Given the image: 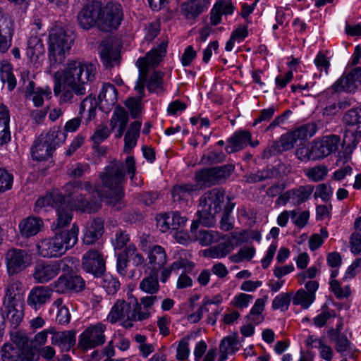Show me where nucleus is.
Segmentation results:
<instances>
[{
  "instance_id": "f257e3e1",
  "label": "nucleus",
  "mask_w": 361,
  "mask_h": 361,
  "mask_svg": "<svg viewBox=\"0 0 361 361\" xmlns=\"http://www.w3.org/2000/svg\"><path fill=\"white\" fill-rule=\"evenodd\" d=\"M96 75L94 64L79 59L68 61L62 71L55 74L54 93L59 97V103L72 104L78 101L77 97L85 95Z\"/></svg>"
},
{
  "instance_id": "f03ea898",
  "label": "nucleus",
  "mask_w": 361,
  "mask_h": 361,
  "mask_svg": "<svg viewBox=\"0 0 361 361\" xmlns=\"http://www.w3.org/2000/svg\"><path fill=\"white\" fill-rule=\"evenodd\" d=\"M133 179L135 175L136 167L134 157L128 155L125 164L114 159L106 166L99 174L102 187L105 193V199L108 202L119 209L122 207L121 200L123 197V184L126 182V172Z\"/></svg>"
},
{
  "instance_id": "7ed1b4c3",
  "label": "nucleus",
  "mask_w": 361,
  "mask_h": 361,
  "mask_svg": "<svg viewBox=\"0 0 361 361\" xmlns=\"http://www.w3.org/2000/svg\"><path fill=\"white\" fill-rule=\"evenodd\" d=\"M230 200L226 197L225 191L219 188H214L205 192L200 200L197 211L198 220L194 221L190 227L192 233H195L199 224L209 227L214 222L216 214L225 209V205Z\"/></svg>"
},
{
  "instance_id": "20e7f679",
  "label": "nucleus",
  "mask_w": 361,
  "mask_h": 361,
  "mask_svg": "<svg viewBox=\"0 0 361 361\" xmlns=\"http://www.w3.org/2000/svg\"><path fill=\"white\" fill-rule=\"evenodd\" d=\"M52 231L53 236L42 239L36 244L37 252L42 257H59L78 242L79 228L75 224L68 231Z\"/></svg>"
},
{
  "instance_id": "39448f33",
  "label": "nucleus",
  "mask_w": 361,
  "mask_h": 361,
  "mask_svg": "<svg viewBox=\"0 0 361 361\" xmlns=\"http://www.w3.org/2000/svg\"><path fill=\"white\" fill-rule=\"evenodd\" d=\"M167 44L162 42L157 48L148 52L145 57L138 59L146 60L142 63L143 73L146 78L145 87L146 86L149 92H159L163 89V75L159 71H154L148 78L149 69H153L161 61L166 52Z\"/></svg>"
},
{
  "instance_id": "423d86ee",
  "label": "nucleus",
  "mask_w": 361,
  "mask_h": 361,
  "mask_svg": "<svg viewBox=\"0 0 361 361\" xmlns=\"http://www.w3.org/2000/svg\"><path fill=\"white\" fill-rule=\"evenodd\" d=\"M73 43L72 34L63 27L56 25L52 27L49 37V59L51 66L61 64Z\"/></svg>"
},
{
  "instance_id": "0eeeda50",
  "label": "nucleus",
  "mask_w": 361,
  "mask_h": 361,
  "mask_svg": "<svg viewBox=\"0 0 361 361\" xmlns=\"http://www.w3.org/2000/svg\"><path fill=\"white\" fill-rule=\"evenodd\" d=\"M65 139V134L56 128H51L47 133L41 134L32 146V158L37 161L47 159Z\"/></svg>"
},
{
  "instance_id": "6e6552de",
  "label": "nucleus",
  "mask_w": 361,
  "mask_h": 361,
  "mask_svg": "<svg viewBox=\"0 0 361 361\" xmlns=\"http://www.w3.org/2000/svg\"><path fill=\"white\" fill-rule=\"evenodd\" d=\"M82 183L80 181H71L64 186V202L71 205L76 210H81L88 213H94L101 207L99 200H93L91 202L86 201L82 193Z\"/></svg>"
},
{
  "instance_id": "1a4fd4ad",
  "label": "nucleus",
  "mask_w": 361,
  "mask_h": 361,
  "mask_svg": "<svg viewBox=\"0 0 361 361\" xmlns=\"http://www.w3.org/2000/svg\"><path fill=\"white\" fill-rule=\"evenodd\" d=\"M123 19V10L121 4L109 1L101 7L97 28L103 32L117 30Z\"/></svg>"
},
{
  "instance_id": "9d476101",
  "label": "nucleus",
  "mask_w": 361,
  "mask_h": 361,
  "mask_svg": "<svg viewBox=\"0 0 361 361\" xmlns=\"http://www.w3.org/2000/svg\"><path fill=\"white\" fill-rule=\"evenodd\" d=\"M106 326L97 322L86 328L79 336L78 347L84 351L103 345L106 341Z\"/></svg>"
},
{
  "instance_id": "9b49d317",
  "label": "nucleus",
  "mask_w": 361,
  "mask_h": 361,
  "mask_svg": "<svg viewBox=\"0 0 361 361\" xmlns=\"http://www.w3.org/2000/svg\"><path fill=\"white\" fill-rule=\"evenodd\" d=\"M234 170L233 165H224L211 169H206L195 173L197 183L206 185L212 186L221 183L226 180Z\"/></svg>"
},
{
  "instance_id": "f8f14e48",
  "label": "nucleus",
  "mask_w": 361,
  "mask_h": 361,
  "mask_svg": "<svg viewBox=\"0 0 361 361\" xmlns=\"http://www.w3.org/2000/svg\"><path fill=\"white\" fill-rule=\"evenodd\" d=\"M66 266L65 259L49 262H39L35 266L33 279L39 283H47L55 278Z\"/></svg>"
},
{
  "instance_id": "ddd939ff",
  "label": "nucleus",
  "mask_w": 361,
  "mask_h": 361,
  "mask_svg": "<svg viewBox=\"0 0 361 361\" xmlns=\"http://www.w3.org/2000/svg\"><path fill=\"white\" fill-rule=\"evenodd\" d=\"M31 259L25 250L12 248L5 256V262L8 275L13 276L27 267Z\"/></svg>"
},
{
  "instance_id": "4468645a",
  "label": "nucleus",
  "mask_w": 361,
  "mask_h": 361,
  "mask_svg": "<svg viewBox=\"0 0 361 361\" xmlns=\"http://www.w3.org/2000/svg\"><path fill=\"white\" fill-rule=\"evenodd\" d=\"M340 137L336 135H329L317 138L312 141V158L317 160L324 159L334 152L336 151L340 144Z\"/></svg>"
},
{
  "instance_id": "2eb2a0df",
  "label": "nucleus",
  "mask_w": 361,
  "mask_h": 361,
  "mask_svg": "<svg viewBox=\"0 0 361 361\" xmlns=\"http://www.w3.org/2000/svg\"><path fill=\"white\" fill-rule=\"evenodd\" d=\"M145 240H142V250L147 255V265L151 271L158 273L167 263L166 250L159 245H147Z\"/></svg>"
},
{
  "instance_id": "dca6fc26",
  "label": "nucleus",
  "mask_w": 361,
  "mask_h": 361,
  "mask_svg": "<svg viewBox=\"0 0 361 361\" xmlns=\"http://www.w3.org/2000/svg\"><path fill=\"white\" fill-rule=\"evenodd\" d=\"M145 60L144 59H138L137 61V66L139 68L140 75L135 86V90L137 92L139 97L137 99L129 98L125 102V104L129 109L133 118H136L140 114L141 111V101L145 97V82L146 78L143 73L142 66V63L145 62Z\"/></svg>"
},
{
  "instance_id": "f3484780",
  "label": "nucleus",
  "mask_w": 361,
  "mask_h": 361,
  "mask_svg": "<svg viewBox=\"0 0 361 361\" xmlns=\"http://www.w3.org/2000/svg\"><path fill=\"white\" fill-rule=\"evenodd\" d=\"M102 4L97 1H90L83 6L78 14V21L83 29H90L95 25L100 16Z\"/></svg>"
},
{
  "instance_id": "a211bd4d",
  "label": "nucleus",
  "mask_w": 361,
  "mask_h": 361,
  "mask_svg": "<svg viewBox=\"0 0 361 361\" xmlns=\"http://www.w3.org/2000/svg\"><path fill=\"white\" fill-rule=\"evenodd\" d=\"M85 281L76 274L61 275L52 284L53 289L59 293L79 292L85 288Z\"/></svg>"
},
{
  "instance_id": "6ab92c4d",
  "label": "nucleus",
  "mask_w": 361,
  "mask_h": 361,
  "mask_svg": "<svg viewBox=\"0 0 361 361\" xmlns=\"http://www.w3.org/2000/svg\"><path fill=\"white\" fill-rule=\"evenodd\" d=\"M82 267L87 273L99 277L105 272V262L101 253L96 250L86 252L82 259Z\"/></svg>"
},
{
  "instance_id": "aec40b11",
  "label": "nucleus",
  "mask_w": 361,
  "mask_h": 361,
  "mask_svg": "<svg viewBox=\"0 0 361 361\" xmlns=\"http://www.w3.org/2000/svg\"><path fill=\"white\" fill-rule=\"evenodd\" d=\"M53 288L37 286L32 288L27 296V305L33 310H38L51 298Z\"/></svg>"
},
{
  "instance_id": "412c9836",
  "label": "nucleus",
  "mask_w": 361,
  "mask_h": 361,
  "mask_svg": "<svg viewBox=\"0 0 361 361\" xmlns=\"http://www.w3.org/2000/svg\"><path fill=\"white\" fill-rule=\"evenodd\" d=\"M358 84H361V77L358 68H355L350 73L341 76L331 87L335 92H352L357 88Z\"/></svg>"
},
{
  "instance_id": "4be33fe9",
  "label": "nucleus",
  "mask_w": 361,
  "mask_h": 361,
  "mask_svg": "<svg viewBox=\"0 0 361 361\" xmlns=\"http://www.w3.org/2000/svg\"><path fill=\"white\" fill-rule=\"evenodd\" d=\"M99 49L102 62L106 68H111L119 64L121 56L117 47L108 42H102Z\"/></svg>"
},
{
  "instance_id": "5701e85b",
  "label": "nucleus",
  "mask_w": 361,
  "mask_h": 361,
  "mask_svg": "<svg viewBox=\"0 0 361 361\" xmlns=\"http://www.w3.org/2000/svg\"><path fill=\"white\" fill-rule=\"evenodd\" d=\"M71 205L67 204L64 200L56 207L57 219L51 226V231H68L63 228L69 225L73 218Z\"/></svg>"
},
{
  "instance_id": "b1692460",
  "label": "nucleus",
  "mask_w": 361,
  "mask_h": 361,
  "mask_svg": "<svg viewBox=\"0 0 361 361\" xmlns=\"http://www.w3.org/2000/svg\"><path fill=\"white\" fill-rule=\"evenodd\" d=\"M104 233L103 221L99 219H93L87 223L84 230L82 242L90 245L94 244Z\"/></svg>"
},
{
  "instance_id": "393cba45",
  "label": "nucleus",
  "mask_w": 361,
  "mask_h": 361,
  "mask_svg": "<svg viewBox=\"0 0 361 361\" xmlns=\"http://www.w3.org/2000/svg\"><path fill=\"white\" fill-rule=\"evenodd\" d=\"M64 197L57 190L48 192L45 196L39 197L35 202L34 210L39 213L42 210H47L48 208H56L59 204L62 203Z\"/></svg>"
},
{
  "instance_id": "a878e982",
  "label": "nucleus",
  "mask_w": 361,
  "mask_h": 361,
  "mask_svg": "<svg viewBox=\"0 0 361 361\" xmlns=\"http://www.w3.org/2000/svg\"><path fill=\"white\" fill-rule=\"evenodd\" d=\"M131 302H126L124 300H118L111 307L107 319L111 324L126 319L129 321L130 310H132Z\"/></svg>"
},
{
  "instance_id": "bb28decb",
  "label": "nucleus",
  "mask_w": 361,
  "mask_h": 361,
  "mask_svg": "<svg viewBox=\"0 0 361 361\" xmlns=\"http://www.w3.org/2000/svg\"><path fill=\"white\" fill-rule=\"evenodd\" d=\"M51 342L62 350L68 351L75 343V334L71 331H56L53 327Z\"/></svg>"
},
{
  "instance_id": "cd10ccee",
  "label": "nucleus",
  "mask_w": 361,
  "mask_h": 361,
  "mask_svg": "<svg viewBox=\"0 0 361 361\" xmlns=\"http://www.w3.org/2000/svg\"><path fill=\"white\" fill-rule=\"evenodd\" d=\"M44 227L43 220L37 216H28L19 224L20 234L25 238L37 235Z\"/></svg>"
},
{
  "instance_id": "c85d7f7f",
  "label": "nucleus",
  "mask_w": 361,
  "mask_h": 361,
  "mask_svg": "<svg viewBox=\"0 0 361 361\" xmlns=\"http://www.w3.org/2000/svg\"><path fill=\"white\" fill-rule=\"evenodd\" d=\"M251 140V134L247 130L237 131L228 140L226 151L228 154L243 149Z\"/></svg>"
},
{
  "instance_id": "c756f323",
  "label": "nucleus",
  "mask_w": 361,
  "mask_h": 361,
  "mask_svg": "<svg viewBox=\"0 0 361 361\" xmlns=\"http://www.w3.org/2000/svg\"><path fill=\"white\" fill-rule=\"evenodd\" d=\"M3 312L11 324L16 328L24 316L23 302H3Z\"/></svg>"
},
{
  "instance_id": "7c9ffc66",
  "label": "nucleus",
  "mask_w": 361,
  "mask_h": 361,
  "mask_svg": "<svg viewBox=\"0 0 361 361\" xmlns=\"http://www.w3.org/2000/svg\"><path fill=\"white\" fill-rule=\"evenodd\" d=\"M234 11V6L231 0H216L211 11V23L214 25L220 23L222 15H231Z\"/></svg>"
},
{
  "instance_id": "2f4dec72",
  "label": "nucleus",
  "mask_w": 361,
  "mask_h": 361,
  "mask_svg": "<svg viewBox=\"0 0 361 361\" xmlns=\"http://www.w3.org/2000/svg\"><path fill=\"white\" fill-rule=\"evenodd\" d=\"M22 283L16 279L9 280L6 289L3 302H23Z\"/></svg>"
},
{
  "instance_id": "473e14b6",
  "label": "nucleus",
  "mask_w": 361,
  "mask_h": 361,
  "mask_svg": "<svg viewBox=\"0 0 361 361\" xmlns=\"http://www.w3.org/2000/svg\"><path fill=\"white\" fill-rule=\"evenodd\" d=\"M208 7V0H188L181 5V12L188 18L200 15Z\"/></svg>"
},
{
  "instance_id": "72a5a7b5",
  "label": "nucleus",
  "mask_w": 361,
  "mask_h": 361,
  "mask_svg": "<svg viewBox=\"0 0 361 361\" xmlns=\"http://www.w3.org/2000/svg\"><path fill=\"white\" fill-rule=\"evenodd\" d=\"M141 122L136 121L132 123L124 137L123 152L128 154L136 146L137 139L140 136Z\"/></svg>"
},
{
  "instance_id": "f704fd0d",
  "label": "nucleus",
  "mask_w": 361,
  "mask_h": 361,
  "mask_svg": "<svg viewBox=\"0 0 361 361\" xmlns=\"http://www.w3.org/2000/svg\"><path fill=\"white\" fill-rule=\"evenodd\" d=\"M197 190L198 186L195 184L186 183L176 185L173 187L171 190L172 198L175 202L188 200Z\"/></svg>"
},
{
  "instance_id": "c9c22d12",
  "label": "nucleus",
  "mask_w": 361,
  "mask_h": 361,
  "mask_svg": "<svg viewBox=\"0 0 361 361\" xmlns=\"http://www.w3.org/2000/svg\"><path fill=\"white\" fill-rule=\"evenodd\" d=\"M0 78L3 83H7L8 90H13L16 85V79L13 73L11 63L6 60L0 62Z\"/></svg>"
},
{
  "instance_id": "e433bc0d",
  "label": "nucleus",
  "mask_w": 361,
  "mask_h": 361,
  "mask_svg": "<svg viewBox=\"0 0 361 361\" xmlns=\"http://www.w3.org/2000/svg\"><path fill=\"white\" fill-rule=\"evenodd\" d=\"M99 99L102 104L108 107L114 106L117 102V91L115 86L109 83L104 84Z\"/></svg>"
},
{
  "instance_id": "4c0bfd02",
  "label": "nucleus",
  "mask_w": 361,
  "mask_h": 361,
  "mask_svg": "<svg viewBox=\"0 0 361 361\" xmlns=\"http://www.w3.org/2000/svg\"><path fill=\"white\" fill-rule=\"evenodd\" d=\"M140 289L148 294H154L159 290L157 273L150 271V274L144 277L139 284Z\"/></svg>"
},
{
  "instance_id": "58836bf2",
  "label": "nucleus",
  "mask_w": 361,
  "mask_h": 361,
  "mask_svg": "<svg viewBox=\"0 0 361 361\" xmlns=\"http://www.w3.org/2000/svg\"><path fill=\"white\" fill-rule=\"evenodd\" d=\"M44 53V47L42 39L37 36L30 37L27 42V55L36 60Z\"/></svg>"
},
{
  "instance_id": "ea45409f",
  "label": "nucleus",
  "mask_w": 361,
  "mask_h": 361,
  "mask_svg": "<svg viewBox=\"0 0 361 361\" xmlns=\"http://www.w3.org/2000/svg\"><path fill=\"white\" fill-rule=\"evenodd\" d=\"M313 190L314 186L312 185H301L291 189L293 203L294 204H300L306 202L310 197Z\"/></svg>"
},
{
  "instance_id": "a19ab883",
  "label": "nucleus",
  "mask_w": 361,
  "mask_h": 361,
  "mask_svg": "<svg viewBox=\"0 0 361 361\" xmlns=\"http://www.w3.org/2000/svg\"><path fill=\"white\" fill-rule=\"evenodd\" d=\"M305 175L312 182L323 180L328 174L327 166L324 164H318L304 170Z\"/></svg>"
},
{
  "instance_id": "79ce46f5",
  "label": "nucleus",
  "mask_w": 361,
  "mask_h": 361,
  "mask_svg": "<svg viewBox=\"0 0 361 361\" xmlns=\"http://www.w3.org/2000/svg\"><path fill=\"white\" fill-rule=\"evenodd\" d=\"M100 278L99 283L108 294H115L120 288L118 280L109 273H103Z\"/></svg>"
},
{
  "instance_id": "37998d69",
  "label": "nucleus",
  "mask_w": 361,
  "mask_h": 361,
  "mask_svg": "<svg viewBox=\"0 0 361 361\" xmlns=\"http://www.w3.org/2000/svg\"><path fill=\"white\" fill-rule=\"evenodd\" d=\"M293 303L295 305H300L304 309H307L315 300L314 293H308L302 289L298 290L293 298Z\"/></svg>"
},
{
  "instance_id": "c03bdc74",
  "label": "nucleus",
  "mask_w": 361,
  "mask_h": 361,
  "mask_svg": "<svg viewBox=\"0 0 361 361\" xmlns=\"http://www.w3.org/2000/svg\"><path fill=\"white\" fill-rule=\"evenodd\" d=\"M132 310H130L129 321L141 322L148 319L150 316L149 310H144L140 304L134 299L131 302Z\"/></svg>"
},
{
  "instance_id": "a18cd8bd",
  "label": "nucleus",
  "mask_w": 361,
  "mask_h": 361,
  "mask_svg": "<svg viewBox=\"0 0 361 361\" xmlns=\"http://www.w3.org/2000/svg\"><path fill=\"white\" fill-rule=\"evenodd\" d=\"M232 248L230 244L222 243L205 250L204 255L214 259L223 258L232 250Z\"/></svg>"
},
{
  "instance_id": "49530a36",
  "label": "nucleus",
  "mask_w": 361,
  "mask_h": 361,
  "mask_svg": "<svg viewBox=\"0 0 361 361\" xmlns=\"http://www.w3.org/2000/svg\"><path fill=\"white\" fill-rule=\"evenodd\" d=\"M11 341L18 347V350L23 351L28 348L29 338L26 332L15 329L10 333Z\"/></svg>"
},
{
  "instance_id": "de8ad7c7",
  "label": "nucleus",
  "mask_w": 361,
  "mask_h": 361,
  "mask_svg": "<svg viewBox=\"0 0 361 361\" xmlns=\"http://www.w3.org/2000/svg\"><path fill=\"white\" fill-rule=\"evenodd\" d=\"M342 121L347 126H354L361 123V106L347 111L343 116Z\"/></svg>"
},
{
  "instance_id": "09e8293b",
  "label": "nucleus",
  "mask_w": 361,
  "mask_h": 361,
  "mask_svg": "<svg viewBox=\"0 0 361 361\" xmlns=\"http://www.w3.org/2000/svg\"><path fill=\"white\" fill-rule=\"evenodd\" d=\"M293 293H281L276 295L272 301V309L281 310L284 312L288 309L289 305L292 299Z\"/></svg>"
},
{
  "instance_id": "8fccbe9b",
  "label": "nucleus",
  "mask_w": 361,
  "mask_h": 361,
  "mask_svg": "<svg viewBox=\"0 0 361 361\" xmlns=\"http://www.w3.org/2000/svg\"><path fill=\"white\" fill-rule=\"evenodd\" d=\"M125 257L130 261L133 266L139 267L145 262L143 255L137 252L135 245L129 244L123 252Z\"/></svg>"
},
{
  "instance_id": "3c124183",
  "label": "nucleus",
  "mask_w": 361,
  "mask_h": 361,
  "mask_svg": "<svg viewBox=\"0 0 361 361\" xmlns=\"http://www.w3.org/2000/svg\"><path fill=\"white\" fill-rule=\"evenodd\" d=\"M128 121V112L123 107H116L111 118V128L114 129L117 126H127Z\"/></svg>"
},
{
  "instance_id": "603ef678",
  "label": "nucleus",
  "mask_w": 361,
  "mask_h": 361,
  "mask_svg": "<svg viewBox=\"0 0 361 361\" xmlns=\"http://www.w3.org/2000/svg\"><path fill=\"white\" fill-rule=\"evenodd\" d=\"M317 131V126L314 123H309L294 130V135L298 140H307L312 137Z\"/></svg>"
},
{
  "instance_id": "864d4df0",
  "label": "nucleus",
  "mask_w": 361,
  "mask_h": 361,
  "mask_svg": "<svg viewBox=\"0 0 361 361\" xmlns=\"http://www.w3.org/2000/svg\"><path fill=\"white\" fill-rule=\"evenodd\" d=\"M19 351L12 345L6 343L1 350V359L3 361H21Z\"/></svg>"
},
{
  "instance_id": "5fc2aeb1",
  "label": "nucleus",
  "mask_w": 361,
  "mask_h": 361,
  "mask_svg": "<svg viewBox=\"0 0 361 361\" xmlns=\"http://www.w3.org/2000/svg\"><path fill=\"white\" fill-rule=\"evenodd\" d=\"M88 106L89 118L91 121L95 117L97 103L94 98L90 96L86 97L80 104L79 115L81 116Z\"/></svg>"
},
{
  "instance_id": "6e6d98bb",
  "label": "nucleus",
  "mask_w": 361,
  "mask_h": 361,
  "mask_svg": "<svg viewBox=\"0 0 361 361\" xmlns=\"http://www.w3.org/2000/svg\"><path fill=\"white\" fill-rule=\"evenodd\" d=\"M326 262L331 267V277L336 278L338 274V268L341 264V257L338 252H334L329 253L326 257Z\"/></svg>"
},
{
  "instance_id": "4d7b16f0",
  "label": "nucleus",
  "mask_w": 361,
  "mask_h": 361,
  "mask_svg": "<svg viewBox=\"0 0 361 361\" xmlns=\"http://www.w3.org/2000/svg\"><path fill=\"white\" fill-rule=\"evenodd\" d=\"M298 140V137L294 135V131L282 135L280 141L278 142L281 152L293 148Z\"/></svg>"
},
{
  "instance_id": "13d9d810",
  "label": "nucleus",
  "mask_w": 361,
  "mask_h": 361,
  "mask_svg": "<svg viewBox=\"0 0 361 361\" xmlns=\"http://www.w3.org/2000/svg\"><path fill=\"white\" fill-rule=\"evenodd\" d=\"M51 333H53V327H49L36 334L31 341L34 348L37 349L44 346L47 342L48 335H51Z\"/></svg>"
},
{
  "instance_id": "bf43d9fd",
  "label": "nucleus",
  "mask_w": 361,
  "mask_h": 361,
  "mask_svg": "<svg viewBox=\"0 0 361 361\" xmlns=\"http://www.w3.org/2000/svg\"><path fill=\"white\" fill-rule=\"evenodd\" d=\"M238 336V333L234 332L224 338L219 345L221 353L228 354L237 345Z\"/></svg>"
},
{
  "instance_id": "052dcab7",
  "label": "nucleus",
  "mask_w": 361,
  "mask_h": 361,
  "mask_svg": "<svg viewBox=\"0 0 361 361\" xmlns=\"http://www.w3.org/2000/svg\"><path fill=\"white\" fill-rule=\"evenodd\" d=\"M235 204L231 202H228L225 205L224 212L221 220V228L225 231H230L233 228V223L231 222L230 214L234 208Z\"/></svg>"
},
{
  "instance_id": "680f3d73",
  "label": "nucleus",
  "mask_w": 361,
  "mask_h": 361,
  "mask_svg": "<svg viewBox=\"0 0 361 361\" xmlns=\"http://www.w3.org/2000/svg\"><path fill=\"white\" fill-rule=\"evenodd\" d=\"M195 237L203 246L212 244L217 240L216 233L207 230H200L198 234H195Z\"/></svg>"
},
{
  "instance_id": "e2e57ef3",
  "label": "nucleus",
  "mask_w": 361,
  "mask_h": 361,
  "mask_svg": "<svg viewBox=\"0 0 361 361\" xmlns=\"http://www.w3.org/2000/svg\"><path fill=\"white\" fill-rule=\"evenodd\" d=\"M130 242L129 235L126 231H119L115 234L111 240V243L116 250H121L125 247H128Z\"/></svg>"
},
{
  "instance_id": "0e129e2a",
  "label": "nucleus",
  "mask_w": 361,
  "mask_h": 361,
  "mask_svg": "<svg viewBox=\"0 0 361 361\" xmlns=\"http://www.w3.org/2000/svg\"><path fill=\"white\" fill-rule=\"evenodd\" d=\"M110 135V131L106 125H99L92 136L94 147H97L101 142L105 140Z\"/></svg>"
},
{
  "instance_id": "69168bd1",
  "label": "nucleus",
  "mask_w": 361,
  "mask_h": 361,
  "mask_svg": "<svg viewBox=\"0 0 361 361\" xmlns=\"http://www.w3.org/2000/svg\"><path fill=\"white\" fill-rule=\"evenodd\" d=\"M328 232L325 228L320 230V233H315L310 236L309 239V247L312 251L318 249L324 243V240L327 238Z\"/></svg>"
},
{
  "instance_id": "338daca9",
  "label": "nucleus",
  "mask_w": 361,
  "mask_h": 361,
  "mask_svg": "<svg viewBox=\"0 0 361 361\" xmlns=\"http://www.w3.org/2000/svg\"><path fill=\"white\" fill-rule=\"evenodd\" d=\"M329 332L335 333L337 335V338L336 340L335 345V348L337 352L343 354L350 349V343L349 342L345 336L338 335V331H335L333 329L330 330Z\"/></svg>"
},
{
  "instance_id": "774afa93",
  "label": "nucleus",
  "mask_w": 361,
  "mask_h": 361,
  "mask_svg": "<svg viewBox=\"0 0 361 361\" xmlns=\"http://www.w3.org/2000/svg\"><path fill=\"white\" fill-rule=\"evenodd\" d=\"M90 172V165L88 164L76 163L72 165L68 170V173L71 177L80 178L85 173Z\"/></svg>"
}]
</instances>
